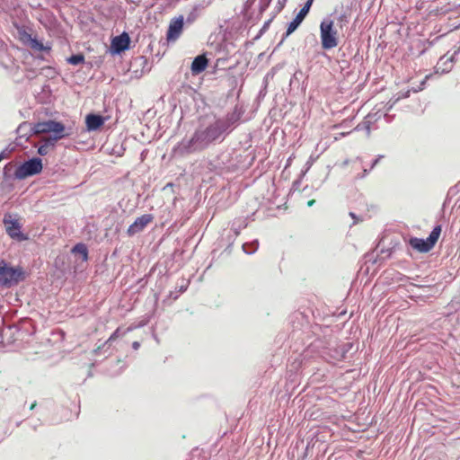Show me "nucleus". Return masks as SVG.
<instances>
[{
  "mask_svg": "<svg viewBox=\"0 0 460 460\" xmlns=\"http://www.w3.org/2000/svg\"><path fill=\"white\" fill-rule=\"evenodd\" d=\"M213 141L206 128L198 129L190 138H183L172 149L176 156H184L208 147Z\"/></svg>",
  "mask_w": 460,
  "mask_h": 460,
  "instance_id": "f257e3e1",
  "label": "nucleus"
},
{
  "mask_svg": "<svg viewBox=\"0 0 460 460\" xmlns=\"http://www.w3.org/2000/svg\"><path fill=\"white\" fill-rule=\"evenodd\" d=\"M241 114L234 110L233 112L227 113L225 117L217 119L215 122L205 128L209 137L214 142L219 139L224 134H227L235 127L240 120Z\"/></svg>",
  "mask_w": 460,
  "mask_h": 460,
  "instance_id": "f03ea898",
  "label": "nucleus"
},
{
  "mask_svg": "<svg viewBox=\"0 0 460 460\" xmlns=\"http://www.w3.org/2000/svg\"><path fill=\"white\" fill-rule=\"evenodd\" d=\"M25 273L22 267H12L0 259V286L11 288L24 280Z\"/></svg>",
  "mask_w": 460,
  "mask_h": 460,
  "instance_id": "7ed1b4c3",
  "label": "nucleus"
},
{
  "mask_svg": "<svg viewBox=\"0 0 460 460\" xmlns=\"http://www.w3.org/2000/svg\"><path fill=\"white\" fill-rule=\"evenodd\" d=\"M31 131L35 135L53 133V137L50 139L54 141H58L70 135L66 131V128L61 122L52 119L33 124L31 127Z\"/></svg>",
  "mask_w": 460,
  "mask_h": 460,
  "instance_id": "20e7f679",
  "label": "nucleus"
},
{
  "mask_svg": "<svg viewBox=\"0 0 460 460\" xmlns=\"http://www.w3.org/2000/svg\"><path fill=\"white\" fill-rule=\"evenodd\" d=\"M338 31L334 28V22L329 18H325L320 24V36L322 48L323 49H331L338 46Z\"/></svg>",
  "mask_w": 460,
  "mask_h": 460,
  "instance_id": "39448f33",
  "label": "nucleus"
},
{
  "mask_svg": "<svg viewBox=\"0 0 460 460\" xmlns=\"http://www.w3.org/2000/svg\"><path fill=\"white\" fill-rule=\"evenodd\" d=\"M42 171V162L40 158L34 157L19 165L14 172V178L23 180L33 176Z\"/></svg>",
  "mask_w": 460,
  "mask_h": 460,
  "instance_id": "423d86ee",
  "label": "nucleus"
},
{
  "mask_svg": "<svg viewBox=\"0 0 460 460\" xmlns=\"http://www.w3.org/2000/svg\"><path fill=\"white\" fill-rule=\"evenodd\" d=\"M3 223L5 226V231L7 234L13 238L19 241L27 240V236L23 234L21 231L22 226L18 222L17 219L12 217V215L6 214L4 217Z\"/></svg>",
  "mask_w": 460,
  "mask_h": 460,
  "instance_id": "0eeeda50",
  "label": "nucleus"
},
{
  "mask_svg": "<svg viewBox=\"0 0 460 460\" xmlns=\"http://www.w3.org/2000/svg\"><path fill=\"white\" fill-rule=\"evenodd\" d=\"M184 24V18L182 15L174 17L171 20L166 38L168 41H175L181 34Z\"/></svg>",
  "mask_w": 460,
  "mask_h": 460,
  "instance_id": "6e6552de",
  "label": "nucleus"
},
{
  "mask_svg": "<svg viewBox=\"0 0 460 460\" xmlns=\"http://www.w3.org/2000/svg\"><path fill=\"white\" fill-rule=\"evenodd\" d=\"M153 216L145 214L136 218V220L128 226L127 234L128 236H133L136 234L143 231L145 227L153 220Z\"/></svg>",
  "mask_w": 460,
  "mask_h": 460,
  "instance_id": "1a4fd4ad",
  "label": "nucleus"
},
{
  "mask_svg": "<svg viewBox=\"0 0 460 460\" xmlns=\"http://www.w3.org/2000/svg\"><path fill=\"white\" fill-rule=\"evenodd\" d=\"M130 39L127 32L116 36L111 40V49L114 53H120L129 48Z\"/></svg>",
  "mask_w": 460,
  "mask_h": 460,
  "instance_id": "9d476101",
  "label": "nucleus"
},
{
  "mask_svg": "<svg viewBox=\"0 0 460 460\" xmlns=\"http://www.w3.org/2000/svg\"><path fill=\"white\" fill-rule=\"evenodd\" d=\"M380 118L378 113H369L364 119V120L359 123L355 129L356 130H366L367 135L369 136L371 130L374 128V123Z\"/></svg>",
  "mask_w": 460,
  "mask_h": 460,
  "instance_id": "9b49d317",
  "label": "nucleus"
},
{
  "mask_svg": "<svg viewBox=\"0 0 460 460\" xmlns=\"http://www.w3.org/2000/svg\"><path fill=\"white\" fill-rule=\"evenodd\" d=\"M86 127L88 130L93 131L98 129L103 125L104 119L101 115L89 114L85 118Z\"/></svg>",
  "mask_w": 460,
  "mask_h": 460,
  "instance_id": "f8f14e48",
  "label": "nucleus"
},
{
  "mask_svg": "<svg viewBox=\"0 0 460 460\" xmlns=\"http://www.w3.org/2000/svg\"><path fill=\"white\" fill-rule=\"evenodd\" d=\"M409 243L413 249L421 252H427L432 249L427 239L424 240L417 237H411L409 240Z\"/></svg>",
  "mask_w": 460,
  "mask_h": 460,
  "instance_id": "ddd939ff",
  "label": "nucleus"
},
{
  "mask_svg": "<svg viewBox=\"0 0 460 460\" xmlns=\"http://www.w3.org/2000/svg\"><path fill=\"white\" fill-rule=\"evenodd\" d=\"M208 66V59L205 56H198L194 58L191 64V72L193 75H198L203 72Z\"/></svg>",
  "mask_w": 460,
  "mask_h": 460,
  "instance_id": "4468645a",
  "label": "nucleus"
},
{
  "mask_svg": "<svg viewBox=\"0 0 460 460\" xmlns=\"http://www.w3.org/2000/svg\"><path fill=\"white\" fill-rule=\"evenodd\" d=\"M306 13H305L304 11L300 10L299 13L296 14V16L293 19L292 22L288 23L287 31H286V37L290 35L293 31L296 30V28L299 26V24L303 22L305 19Z\"/></svg>",
  "mask_w": 460,
  "mask_h": 460,
  "instance_id": "2eb2a0df",
  "label": "nucleus"
},
{
  "mask_svg": "<svg viewBox=\"0 0 460 460\" xmlns=\"http://www.w3.org/2000/svg\"><path fill=\"white\" fill-rule=\"evenodd\" d=\"M440 233H441V226H437L433 228V230L429 234V237L427 238L429 243L431 245L432 248L434 247L435 243L438 240Z\"/></svg>",
  "mask_w": 460,
  "mask_h": 460,
  "instance_id": "dca6fc26",
  "label": "nucleus"
},
{
  "mask_svg": "<svg viewBox=\"0 0 460 460\" xmlns=\"http://www.w3.org/2000/svg\"><path fill=\"white\" fill-rule=\"evenodd\" d=\"M72 252L75 253H78L82 256L83 261H87L88 259V250L85 244L77 243L72 249Z\"/></svg>",
  "mask_w": 460,
  "mask_h": 460,
  "instance_id": "f3484780",
  "label": "nucleus"
},
{
  "mask_svg": "<svg viewBox=\"0 0 460 460\" xmlns=\"http://www.w3.org/2000/svg\"><path fill=\"white\" fill-rule=\"evenodd\" d=\"M55 142L56 141L53 139H46L44 144L40 146L38 148L39 155H46L49 153V148L54 147Z\"/></svg>",
  "mask_w": 460,
  "mask_h": 460,
  "instance_id": "a211bd4d",
  "label": "nucleus"
},
{
  "mask_svg": "<svg viewBox=\"0 0 460 460\" xmlns=\"http://www.w3.org/2000/svg\"><path fill=\"white\" fill-rule=\"evenodd\" d=\"M259 248V242L258 240H254L251 243H246L243 244V250L247 254H252L254 253Z\"/></svg>",
  "mask_w": 460,
  "mask_h": 460,
  "instance_id": "6ab92c4d",
  "label": "nucleus"
},
{
  "mask_svg": "<svg viewBox=\"0 0 460 460\" xmlns=\"http://www.w3.org/2000/svg\"><path fill=\"white\" fill-rule=\"evenodd\" d=\"M245 227V221L242 219H237L233 222L231 230L234 232V235L237 236L240 234L241 230Z\"/></svg>",
  "mask_w": 460,
  "mask_h": 460,
  "instance_id": "aec40b11",
  "label": "nucleus"
},
{
  "mask_svg": "<svg viewBox=\"0 0 460 460\" xmlns=\"http://www.w3.org/2000/svg\"><path fill=\"white\" fill-rule=\"evenodd\" d=\"M133 330V327H128L125 332H121L120 328H117L115 332L110 336V338L105 341L103 346L111 343L115 339L123 336L127 332Z\"/></svg>",
  "mask_w": 460,
  "mask_h": 460,
  "instance_id": "412c9836",
  "label": "nucleus"
},
{
  "mask_svg": "<svg viewBox=\"0 0 460 460\" xmlns=\"http://www.w3.org/2000/svg\"><path fill=\"white\" fill-rule=\"evenodd\" d=\"M84 57L82 54L73 55L67 58V62L74 66L82 64V63H84Z\"/></svg>",
  "mask_w": 460,
  "mask_h": 460,
  "instance_id": "4be33fe9",
  "label": "nucleus"
},
{
  "mask_svg": "<svg viewBox=\"0 0 460 460\" xmlns=\"http://www.w3.org/2000/svg\"><path fill=\"white\" fill-rule=\"evenodd\" d=\"M349 23V18L345 13H342L338 16L336 26L339 27L341 30L343 29V27H346Z\"/></svg>",
  "mask_w": 460,
  "mask_h": 460,
  "instance_id": "5701e85b",
  "label": "nucleus"
},
{
  "mask_svg": "<svg viewBox=\"0 0 460 460\" xmlns=\"http://www.w3.org/2000/svg\"><path fill=\"white\" fill-rule=\"evenodd\" d=\"M31 48L41 51H49L50 49V47L44 46L42 42L37 40H31Z\"/></svg>",
  "mask_w": 460,
  "mask_h": 460,
  "instance_id": "b1692460",
  "label": "nucleus"
},
{
  "mask_svg": "<svg viewBox=\"0 0 460 460\" xmlns=\"http://www.w3.org/2000/svg\"><path fill=\"white\" fill-rule=\"evenodd\" d=\"M409 96H410V91H409V90H408V91H406V92H403V93H398V97H397V98H396V99H395L392 103H390V102L387 103V104H389V107H388L387 111H388V110H390V109L393 107V105H394V104L398 100H400V99H402V98H408Z\"/></svg>",
  "mask_w": 460,
  "mask_h": 460,
  "instance_id": "393cba45",
  "label": "nucleus"
},
{
  "mask_svg": "<svg viewBox=\"0 0 460 460\" xmlns=\"http://www.w3.org/2000/svg\"><path fill=\"white\" fill-rule=\"evenodd\" d=\"M271 0H260L259 12L261 14L270 5Z\"/></svg>",
  "mask_w": 460,
  "mask_h": 460,
  "instance_id": "a878e982",
  "label": "nucleus"
},
{
  "mask_svg": "<svg viewBox=\"0 0 460 460\" xmlns=\"http://www.w3.org/2000/svg\"><path fill=\"white\" fill-rule=\"evenodd\" d=\"M313 1L314 0H307L306 3L305 4V5L302 7L301 10L304 11L305 13H306V14L308 13V12L310 10V7H311V5L313 4Z\"/></svg>",
  "mask_w": 460,
  "mask_h": 460,
  "instance_id": "bb28decb",
  "label": "nucleus"
},
{
  "mask_svg": "<svg viewBox=\"0 0 460 460\" xmlns=\"http://www.w3.org/2000/svg\"><path fill=\"white\" fill-rule=\"evenodd\" d=\"M8 157V152L7 150H4L0 153V162L4 159V158H7Z\"/></svg>",
  "mask_w": 460,
  "mask_h": 460,
  "instance_id": "cd10ccee",
  "label": "nucleus"
},
{
  "mask_svg": "<svg viewBox=\"0 0 460 460\" xmlns=\"http://www.w3.org/2000/svg\"><path fill=\"white\" fill-rule=\"evenodd\" d=\"M383 158V155H379L376 159H375L370 166V170H372L379 162V160Z\"/></svg>",
  "mask_w": 460,
  "mask_h": 460,
  "instance_id": "c85d7f7f",
  "label": "nucleus"
},
{
  "mask_svg": "<svg viewBox=\"0 0 460 460\" xmlns=\"http://www.w3.org/2000/svg\"><path fill=\"white\" fill-rule=\"evenodd\" d=\"M255 0H246L244 5H245V8L248 9L250 8L253 4H254Z\"/></svg>",
  "mask_w": 460,
  "mask_h": 460,
  "instance_id": "c756f323",
  "label": "nucleus"
},
{
  "mask_svg": "<svg viewBox=\"0 0 460 460\" xmlns=\"http://www.w3.org/2000/svg\"><path fill=\"white\" fill-rule=\"evenodd\" d=\"M139 347H140V343H139L138 341H134V342L132 343V348H133L135 350L138 349H139Z\"/></svg>",
  "mask_w": 460,
  "mask_h": 460,
  "instance_id": "7c9ffc66",
  "label": "nucleus"
},
{
  "mask_svg": "<svg viewBox=\"0 0 460 460\" xmlns=\"http://www.w3.org/2000/svg\"><path fill=\"white\" fill-rule=\"evenodd\" d=\"M28 125L26 123H23L22 125L19 126L18 128V132L20 133L24 128H26Z\"/></svg>",
  "mask_w": 460,
  "mask_h": 460,
  "instance_id": "2f4dec72",
  "label": "nucleus"
},
{
  "mask_svg": "<svg viewBox=\"0 0 460 460\" xmlns=\"http://www.w3.org/2000/svg\"><path fill=\"white\" fill-rule=\"evenodd\" d=\"M102 347H104V346L102 345V347H98L97 349H95L93 350V353H94L95 355H98V354L101 352V349H102Z\"/></svg>",
  "mask_w": 460,
  "mask_h": 460,
  "instance_id": "473e14b6",
  "label": "nucleus"
},
{
  "mask_svg": "<svg viewBox=\"0 0 460 460\" xmlns=\"http://www.w3.org/2000/svg\"><path fill=\"white\" fill-rule=\"evenodd\" d=\"M285 2H286V0H280V1L279 2V5H280V6H279V10H281V9L283 8V6H284V4H285Z\"/></svg>",
  "mask_w": 460,
  "mask_h": 460,
  "instance_id": "72a5a7b5",
  "label": "nucleus"
},
{
  "mask_svg": "<svg viewBox=\"0 0 460 460\" xmlns=\"http://www.w3.org/2000/svg\"><path fill=\"white\" fill-rule=\"evenodd\" d=\"M285 2H286V0H280V1L279 2V5H280V6H279V10H281V9L283 8V6H284V4H285Z\"/></svg>",
  "mask_w": 460,
  "mask_h": 460,
  "instance_id": "f704fd0d",
  "label": "nucleus"
},
{
  "mask_svg": "<svg viewBox=\"0 0 460 460\" xmlns=\"http://www.w3.org/2000/svg\"><path fill=\"white\" fill-rule=\"evenodd\" d=\"M368 171L367 169L363 170V174L361 176H358V178H363L367 174Z\"/></svg>",
  "mask_w": 460,
  "mask_h": 460,
  "instance_id": "c9c22d12",
  "label": "nucleus"
},
{
  "mask_svg": "<svg viewBox=\"0 0 460 460\" xmlns=\"http://www.w3.org/2000/svg\"><path fill=\"white\" fill-rule=\"evenodd\" d=\"M349 216H350L352 218H354V219L358 220V218H357V217H356V214H355V213L350 212V213H349Z\"/></svg>",
  "mask_w": 460,
  "mask_h": 460,
  "instance_id": "e433bc0d",
  "label": "nucleus"
},
{
  "mask_svg": "<svg viewBox=\"0 0 460 460\" xmlns=\"http://www.w3.org/2000/svg\"><path fill=\"white\" fill-rule=\"evenodd\" d=\"M314 202H315V201H314V199L309 200V201H308V203H307V205H308L309 207H311V206H313V204H314Z\"/></svg>",
  "mask_w": 460,
  "mask_h": 460,
  "instance_id": "4c0bfd02",
  "label": "nucleus"
},
{
  "mask_svg": "<svg viewBox=\"0 0 460 460\" xmlns=\"http://www.w3.org/2000/svg\"><path fill=\"white\" fill-rule=\"evenodd\" d=\"M186 288H187V287H181L180 291H181V292H184V291L186 290Z\"/></svg>",
  "mask_w": 460,
  "mask_h": 460,
  "instance_id": "58836bf2",
  "label": "nucleus"
},
{
  "mask_svg": "<svg viewBox=\"0 0 460 460\" xmlns=\"http://www.w3.org/2000/svg\"><path fill=\"white\" fill-rule=\"evenodd\" d=\"M348 164H349V160H345V161L343 162V166H347Z\"/></svg>",
  "mask_w": 460,
  "mask_h": 460,
  "instance_id": "ea45409f",
  "label": "nucleus"
},
{
  "mask_svg": "<svg viewBox=\"0 0 460 460\" xmlns=\"http://www.w3.org/2000/svg\"><path fill=\"white\" fill-rule=\"evenodd\" d=\"M270 22V21H268V22L264 24V27L268 26Z\"/></svg>",
  "mask_w": 460,
  "mask_h": 460,
  "instance_id": "a19ab883",
  "label": "nucleus"
}]
</instances>
